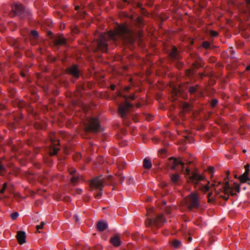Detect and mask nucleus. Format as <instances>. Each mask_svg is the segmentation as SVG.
Here are the masks:
<instances>
[{
  "label": "nucleus",
  "instance_id": "obj_44",
  "mask_svg": "<svg viewBox=\"0 0 250 250\" xmlns=\"http://www.w3.org/2000/svg\"><path fill=\"white\" fill-rule=\"evenodd\" d=\"M247 106L249 110H250V104L248 103L247 104Z\"/></svg>",
  "mask_w": 250,
  "mask_h": 250
},
{
  "label": "nucleus",
  "instance_id": "obj_25",
  "mask_svg": "<svg viewBox=\"0 0 250 250\" xmlns=\"http://www.w3.org/2000/svg\"><path fill=\"white\" fill-rule=\"evenodd\" d=\"M81 158V155L79 153L75 154L73 157V159L75 161H79Z\"/></svg>",
  "mask_w": 250,
  "mask_h": 250
},
{
  "label": "nucleus",
  "instance_id": "obj_40",
  "mask_svg": "<svg viewBox=\"0 0 250 250\" xmlns=\"http://www.w3.org/2000/svg\"><path fill=\"white\" fill-rule=\"evenodd\" d=\"M200 75L201 78L202 79L205 76V74H204V73H200Z\"/></svg>",
  "mask_w": 250,
  "mask_h": 250
},
{
  "label": "nucleus",
  "instance_id": "obj_21",
  "mask_svg": "<svg viewBox=\"0 0 250 250\" xmlns=\"http://www.w3.org/2000/svg\"><path fill=\"white\" fill-rule=\"evenodd\" d=\"M79 177L77 176H73L71 178V183L75 185L79 181Z\"/></svg>",
  "mask_w": 250,
  "mask_h": 250
},
{
  "label": "nucleus",
  "instance_id": "obj_30",
  "mask_svg": "<svg viewBox=\"0 0 250 250\" xmlns=\"http://www.w3.org/2000/svg\"><path fill=\"white\" fill-rule=\"evenodd\" d=\"M7 184L6 183H5L3 184V187H2V189H1L0 190V192L1 193H3L4 192L6 188H7Z\"/></svg>",
  "mask_w": 250,
  "mask_h": 250
},
{
  "label": "nucleus",
  "instance_id": "obj_24",
  "mask_svg": "<svg viewBox=\"0 0 250 250\" xmlns=\"http://www.w3.org/2000/svg\"><path fill=\"white\" fill-rule=\"evenodd\" d=\"M218 101L216 99H213L210 101V105L213 107H215L217 104Z\"/></svg>",
  "mask_w": 250,
  "mask_h": 250
},
{
  "label": "nucleus",
  "instance_id": "obj_39",
  "mask_svg": "<svg viewBox=\"0 0 250 250\" xmlns=\"http://www.w3.org/2000/svg\"><path fill=\"white\" fill-rule=\"evenodd\" d=\"M137 7H138V8H141V7H142V4H141V3H137Z\"/></svg>",
  "mask_w": 250,
  "mask_h": 250
},
{
  "label": "nucleus",
  "instance_id": "obj_2",
  "mask_svg": "<svg viewBox=\"0 0 250 250\" xmlns=\"http://www.w3.org/2000/svg\"><path fill=\"white\" fill-rule=\"evenodd\" d=\"M111 41L115 44L120 42L123 43H132L134 39L132 31L125 23L118 24L114 31H110L107 33H101L97 39L98 49L102 52L107 51V42Z\"/></svg>",
  "mask_w": 250,
  "mask_h": 250
},
{
  "label": "nucleus",
  "instance_id": "obj_29",
  "mask_svg": "<svg viewBox=\"0 0 250 250\" xmlns=\"http://www.w3.org/2000/svg\"><path fill=\"white\" fill-rule=\"evenodd\" d=\"M210 35L212 37H215L218 35V33L214 30H211L210 31Z\"/></svg>",
  "mask_w": 250,
  "mask_h": 250
},
{
  "label": "nucleus",
  "instance_id": "obj_22",
  "mask_svg": "<svg viewBox=\"0 0 250 250\" xmlns=\"http://www.w3.org/2000/svg\"><path fill=\"white\" fill-rule=\"evenodd\" d=\"M172 245L174 248H177L181 245V242L178 240H175L172 242Z\"/></svg>",
  "mask_w": 250,
  "mask_h": 250
},
{
  "label": "nucleus",
  "instance_id": "obj_26",
  "mask_svg": "<svg viewBox=\"0 0 250 250\" xmlns=\"http://www.w3.org/2000/svg\"><path fill=\"white\" fill-rule=\"evenodd\" d=\"M19 216V213L17 212H14L11 214V218L12 220H14Z\"/></svg>",
  "mask_w": 250,
  "mask_h": 250
},
{
  "label": "nucleus",
  "instance_id": "obj_53",
  "mask_svg": "<svg viewBox=\"0 0 250 250\" xmlns=\"http://www.w3.org/2000/svg\"><path fill=\"white\" fill-rule=\"evenodd\" d=\"M125 1H127V0H125Z\"/></svg>",
  "mask_w": 250,
  "mask_h": 250
},
{
  "label": "nucleus",
  "instance_id": "obj_4",
  "mask_svg": "<svg viewBox=\"0 0 250 250\" xmlns=\"http://www.w3.org/2000/svg\"><path fill=\"white\" fill-rule=\"evenodd\" d=\"M104 179L101 176L97 177L91 180L90 182V186L92 189H99L100 191L95 195V198L99 199L102 195V191L104 187Z\"/></svg>",
  "mask_w": 250,
  "mask_h": 250
},
{
  "label": "nucleus",
  "instance_id": "obj_6",
  "mask_svg": "<svg viewBox=\"0 0 250 250\" xmlns=\"http://www.w3.org/2000/svg\"><path fill=\"white\" fill-rule=\"evenodd\" d=\"M185 202L187 207L189 209L198 208L200 207L198 196L195 193H191L188 196Z\"/></svg>",
  "mask_w": 250,
  "mask_h": 250
},
{
  "label": "nucleus",
  "instance_id": "obj_9",
  "mask_svg": "<svg viewBox=\"0 0 250 250\" xmlns=\"http://www.w3.org/2000/svg\"><path fill=\"white\" fill-rule=\"evenodd\" d=\"M60 142L58 140H55L53 138H51V145L50 146V155L51 156L56 155L59 148Z\"/></svg>",
  "mask_w": 250,
  "mask_h": 250
},
{
  "label": "nucleus",
  "instance_id": "obj_27",
  "mask_svg": "<svg viewBox=\"0 0 250 250\" xmlns=\"http://www.w3.org/2000/svg\"><path fill=\"white\" fill-rule=\"evenodd\" d=\"M31 35L34 38H37L39 36V34L36 30H32L31 31Z\"/></svg>",
  "mask_w": 250,
  "mask_h": 250
},
{
  "label": "nucleus",
  "instance_id": "obj_28",
  "mask_svg": "<svg viewBox=\"0 0 250 250\" xmlns=\"http://www.w3.org/2000/svg\"><path fill=\"white\" fill-rule=\"evenodd\" d=\"M245 171L244 173H245L246 174H249V172H250V165L248 164L246 165L245 166Z\"/></svg>",
  "mask_w": 250,
  "mask_h": 250
},
{
  "label": "nucleus",
  "instance_id": "obj_41",
  "mask_svg": "<svg viewBox=\"0 0 250 250\" xmlns=\"http://www.w3.org/2000/svg\"><path fill=\"white\" fill-rule=\"evenodd\" d=\"M209 170H210L211 172H212V171H213V170L214 169V168H213V167H209Z\"/></svg>",
  "mask_w": 250,
  "mask_h": 250
},
{
  "label": "nucleus",
  "instance_id": "obj_31",
  "mask_svg": "<svg viewBox=\"0 0 250 250\" xmlns=\"http://www.w3.org/2000/svg\"><path fill=\"white\" fill-rule=\"evenodd\" d=\"M44 225V223L43 222H42L40 225H37L36 226L37 229L39 230L40 229H42Z\"/></svg>",
  "mask_w": 250,
  "mask_h": 250
},
{
  "label": "nucleus",
  "instance_id": "obj_19",
  "mask_svg": "<svg viewBox=\"0 0 250 250\" xmlns=\"http://www.w3.org/2000/svg\"><path fill=\"white\" fill-rule=\"evenodd\" d=\"M179 179V175L178 174H173L171 176V181L174 183H177Z\"/></svg>",
  "mask_w": 250,
  "mask_h": 250
},
{
  "label": "nucleus",
  "instance_id": "obj_37",
  "mask_svg": "<svg viewBox=\"0 0 250 250\" xmlns=\"http://www.w3.org/2000/svg\"><path fill=\"white\" fill-rule=\"evenodd\" d=\"M75 219V221L76 222H78L79 221V218H78V216L76 215H74V216Z\"/></svg>",
  "mask_w": 250,
  "mask_h": 250
},
{
  "label": "nucleus",
  "instance_id": "obj_12",
  "mask_svg": "<svg viewBox=\"0 0 250 250\" xmlns=\"http://www.w3.org/2000/svg\"><path fill=\"white\" fill-rule=\"evenodd\" d=\"M26 233L23 231H19L17 232L16 238L19 243L20 245H22L26 242Z\"/></svg>",
  "mask_w": 250,
  "mask_h": 250
},
{
  "label": "nucleus",
  "instance_id": "obj_15",
  "mask_svg": "<svg viewBox=\"0 0 250 250\" xmlns=\"http://www.w3.org/2000/svg\"><path fill=\"white\" fill-rule=\"evenodd\" d=\"M169 160L173 164L171 167V168L172 169H175L176 167L179 164H181L183 167H184V163L182 162L180 160H177L176 159H174L173 157H171L169 158Z\"/></svg>",
  "mask_w": 250,
  "mask_h": 250
},
{
  "label": "nucleus",
  "instance_id": "obj_14",
  "mask_svg": "<svg viewBox=\"0 0 250 250\" xmlns=\"http://www.w3.org/2000/svg\"><path fill=\"white\" fill-rule=\"evenodd\" d=\"M110 241L115 247H118L121 244V240L119 235H115L110 238Z\"/></svg>",
  "mask_w": 250,
  "mask_h": 250
},
{
  "label": "nucleus",
  "instance_id": "obj_16",
  "mask_svg": "<svg viewBox=\"0 0 250 250\" xmlns=\"http://www.w3.org/2000/svg\"><path fill=\"white\" fill-rule=\"evenodd\" d=\"M66 43V39L62 35H59L55 39V43L56 45H63Z\"/></svg>",
  "mask_w": 250,
  "mask_h": 250
},
{
  "label": "nucleus",
  "instance_id": "obj_52",
  "mask_svg": "<svg viewBox=\"0 0 250 250\" xmlns=\"http://www.w3.org/2000/svg\"><path fill=\"white\" fill-rule=\"evenodd\" d=\"M48 33L52 34L51 32H49Z\"/></svg>",
  "mask_w": 250,
  "mask_h": 250
},
{
  "label": "nucleus",
  "instance_id": "obj_8",
  "mask_svg": "<svg viewBox=\"0 0 250 250\" xmlns=\"http://www.w3.org/2000/svg\"><path fill=\"white\" fill-rule=\"evenodd\" d=\"M12 10L16 14L20 16L21 18H23L25 16H28V15H30V14L25 11L23 6L20 3H15L12 7Z\"/></svg>",
  "mask_w": 250,
  "mask_h": 250
},
{
  "label": "nucleus",
  "instance_id": "obj_47",
  "mask_svg": "<svg viewBox=\"0 0 250 250\" xmlns=\"http://www.w3.org/2000/svg\"><path fill=\"white\" fill-rule=\"evenodd\" d=\"M191 240H192L191 237H189V240L190 241H191Z\"/></svg>",
  "mask_w": 250,
  "mask_h": 250
},
{
  "label": "nucleus",
  "instance_id": "obj_17",
  "mask_svg": "<svg viewBox=\"0 0 250 250\" xmlns=\"http://www.w3.org/2000/svg\"><path fill=\"white\" fill-rule=\"evenodd\" d=\"M152 163L149 159L145 158L143 161V167L146 169H150L152 167Z\"/></svg>",
  "mask_w": 250,
  "mask_h": 250
},
{
  "label": "nucleus",
  "instance_id": "obj_51",
  "mask_svg": "<svg viewBox=\"0 0 250 250\" xmlns=\"http://www.w3.org/2000/svg\"><path fill=\"white\" fill-rule=\"evenodd\" d=\"M23 118V116L21 115V119H22Z\"/></svg>",
  "mask_w": 250,
  "mask_h": 250
},
{
  "label": "nucleus",
  "instance_id": "obj_7",
  "mask_svg": "<svg viewBox=\"0 0 250 250\" xmlns=\"http://www.w3.org/2000/svg\"><path fill=\"white\" fill-rule=\"evenodd\" d=\"M165 222L163 214L158 215L153 219L148 218L146 220L145 224L147 227L153 226L156 228L161 227Z\"/></svg>",
  "mask_w": 250,
  "mask_h": 250
},
{
  "label": "nucleus",
  "instance_id": "obj_18",
  "mask_svg": "<svg viewBox=\"0 0 250 250\" xmlns=\"http://www.w3.org/2000/svg\"><path fill=\"white\" fill-rule=\"evenodd\" d=\"M239 180L241 182L243 183H246L247 181L250 180V179L249 177V174L244 173L239 177Z\"/></svg>",
  "mask_w": 250,
  "mask_h": 250
},
{
  "label": "nucleus",
  "instance_id": "obj_13",
  "mask_svg": "<svg viewBox=\"0 0 250 250\" xmlns=\"http://www.w3.org/2000/svg\"><path fill=\"white\" fill-rule=\"evenodd\" d=\"M108 224L104 221H99L97 224V229L99 231H103L107 228Z\"/></svg>",
  "mask_w": 250,
  "mask_h": 250
},
{
  "label": "nucleus",
  "instance_id": "obj_46",
  "mask_svg": "<svg viewBox=\"0 0 250 250\" xmlns=\"http://www.w3.org/2000/svg\"><path fill=\"white\" fill-rule=\"evenodd\" d=\"M237 189L238 192H239V190H240L239 187H238L237 188Z\"/></svg>",
  "mask_w": 250,
  "mask_h": 250
},
{
  "label": "nucleus",
  "instance_id": "obj_42",
  "mask_svg": "<svg viewBox=\"0 0 250 250\" xmlns=\"http://www.w3.org/2000/svg\"><path fill=\"white\" fill-rule=\"evenodd\" d=\"M246 69L248 71H250V64L246 67Z\"/></svg>",
  "mask_w": 250,
  "mask_h": 250
},
{
  "label": "nucleus",
  "instance_id": "obj_10",
  "mask_svg": "<svg viewBox=\"0 0 250 250\" xmlns=\"http://www.w3.org/2000/svg\"><path fill=\"white\" fill-rule=\"evenodd\" d=\"M66 73L68 74L71 75L76 79L79 78L80 76V71L78 66L76 64H74L68 67L66 70Z\"/></svg>",
  "mask_w": 250,
  "mask_h": 250
},
{
  "label": "nucleus",
  "instance_id": "obj_3",
  "mask_svg": "<svg viewBox=\"0 0 250 250\" xmlns=\"http://www.w3.org/2000/svg\"><path fill=\"white\" fill-rule=\"evenodd\" d=\"M118 95L120 97H123L125 101L118 106V112L119 115L123 118L125 119L127 113L129 112L130 108L133 106L131 104L127 102L126 100L127 99H131L134 100L135 99V96L134 95H131L130 96L124 95L121 92H119Z\"/></svg>",
  "mask_w": 250,
  "mask_h": 250
},
{
  "label": "nucleus",
  "instance_id": "obj_45",
  "mask_svg": "<svg viewBox=\"0 0 250 250\" xmlns=\"http://www.w3.org/2000/svg\"><path fill=\"white\" fill-rule=\"evenodd\" d=\"M79 6H76V7H75V9H76V10H78V9H79Z\"/></svg>",
  "mask_w": 250,
  "mask_h": 250
},
{
  "label": "nucleus",
  "instance_id": "obj_11",
  "mask_svg": "<svg viewBox=\"0 0 250 250\" xmlns=\"http://www.w3.org/2000/svg\"><path fill=\"white\" fill-rule=\"evenodd\" d=\"M169 56L173 61H177L178 62L180 63V65L178 66V68H180L181 66L183 65V63L179 62L180 56L177 49L175 46H173L171 51L169 54Z\"/></svg>",
  "mask_w": 250,
  "mask_h": 250
},
{
  "label": "nucleus",
  "instance_id": "obj_36",
  "mask_svg": "<svg viewBox=\"0 0 250 250\" xmlns=\"http://www.w3.org/2000/svg\"><path fill=\"white\" fill-rule=\"evenodd\" d=\"M116 86L114 84H112L110 85V88L112 90H114L115 89Z\"/></svg>",
  "mask_w": 250,
  "mask_h": 250
},
{
  "label": "nucleus",
  "instance_id": "obj_38",
  "mask_svg": "<svg viewBox=\"0 0 250 250\" xmlns=\"http://www.w3.org/2000/svg\"><path fill=\"white\" fill-rule=\"evenodd\" d=\"M138 22H139V23H142V19H141V18H138Z\"/></svg>",
  "mask_w": 250,
  "mask_h": 250
},
{
  "label": "nucleus",
  "instance_id": "obj_32",
  "mask_svg": "<svg viewBox=\"0 0 250 250\" xmlns=\"http://www.w3.org/2000/svg\"><path fill=\"white\" fill-rule=\"evenodd\" d=\"M189 107V104L188 103H185L183 104V108L185 109H188Z\"/></svg>",
  "mask_w": 250,
  "mask_h": 250
},
{
  "label": "nucleus",
  "instance_id": "obj_20",
  "mask_svg": "<svg viewBox=\"0 0 250 250\" xmlns=\"http://www.w3.org/2000/svg\"><path fill=\"white\" fill-rule=\"evenodd\" d=\"M198 87L199 85L198 84L196 85L195 86H190L188 89L189 92L190 94H194L197 90Z\"/></svg>",
  "mask_w": 250,
  "mask_h": 250
},
{
  "label": "nucleus",
  "instance_id": "obj_23",
  "mask_svg": "<svg viewBox=\"0 0 250 250\" xmlns=\"http://www.w3.org/2000/svg\"><path fill=\"white\" fill-rule=\"evenodd\" d=\"M202 46L203 47L207 49L210 47V43L208 41H205L202 43Z\"/></svg>",
  "mask_w": 250,
  "mask_h": 250
},
{
  "label": "nucleus",
  "instance_id": "obj_33",
  "mask_svg": "<svg viewBox=\"0 0 250 250\" xmlns=\"http://www.w3.org/2000/svg\"><path fill=\"white\" fill-rule=\"evenodd\" d=\"M76 170L75 169H73L70 170L69 173L71 175H73L76 173Z\"/></svg>",
  "mask_w": 250,
  "mask_h": 250
},
{
  "label": "nucleus",
  "instance_id": "obj_50",
  "mask_svg": "<svg viewBox=\"0 0 250 250\" xmlns=\"http://www.w3.org/2000/svg\"><path fill=\"white\" fill-rule=\"evenodd\" d=\"M243 152H244V153H245V152H246V150H245V149H244V150H243Z\"/></svg>",
  "mask_w": 250,
  "mask_h": 250
},
{
  "label": "nucleus",
  "instance_id": "obj_43",
  "mask_svg": "<svg viewBox=\"0 0 250 250\" xmlns=\"http://www.w3.org/2000/svg\"><path fill=\"white\" fill-rule=\"evenodd\" d=\"M21 75L22 76V77H25L26 76L25 74L23 72L21 73Z\"/></svg>",
  "mask_w": 250,
  "mask_h": 250
},
{
  "label": "nucleus",
  "instance_id": "obj_35",
  "mask_svg": "<svg viewBox=\"0 0 250 250\" xmlns=\"http://www.w3.org/2000/svg\"><path fill=\"white\" fill-rule=\"evenodd\" d=\"M76 192L78 194H81L82 193V190L81 189H77Z\"/></svg>",
  "mask_w": 250,
  "mask_h": 250
},
{
  "label": "nucleus",
  "instance_id": "obj_5",
  "mask_svg": "<svg viewBox=\"0 0 250 250\" xmlns=\"http://www.w3.org/2000/svg\"><path fill=\"white\" fill-rule=\"evenodd\" d=\"M85 129L88 132H97L100 130V124L98 118L92 117L87 119Z\"/></svg>",
  "mask_w": 250,
  "mask_h": 250
},
{
  "label": "nucleus",
  "instance_id": "obj_1",
  "mask_svg": "<svg viewBox=\"0 0 250 250\" xmlns=\"http://www.w3.org/2000/svg\"><path fill=\"white\" fill-rule=\"evenodd\" d=\"M186 176L188 183H192L195 186H199V188L203 192H208V201L211 203H214L218 198H222L225 200L229 199L231 190L229 188L228 181L223 183L215 181L210 184L205 185L200 184V182L204 181L205 177L197 172H191L189 168L186 169Z\"/></svg>",
  "mask_w": 250,
  "mask_h": 250
},
{
  "label": "nucleus",
  "instance_id": "obj_34",
  "mask_svg": "<svg viewBox=\"0 0 250 250\" xmlns=\"http://www.w3.org/2000/svg\"><path fill=\"white\" fill-rule=\"evenodd\" d=\"M130 89V87L129 86H126V87H125V88L124 91L125 92H128L129 90Z\"/></svg>",
  "mask_w": 250,
  "mask_h": 250
},
{
  "label": "nucleus",
  "instance_id": "obj_49",
  "mask_svg": "<svg viewBox=\"0 0 250 250\" xmlns=\"http://www.w3.org/2000/svg\"><path fill=\"white\" fill-rule=\"evenodd\" d=\"M243 99L245 100V96L244 95H243Z\"/></svg>",
  "mask_w": 250,
  "mask_h": 250
},
{
  "label": "nucleus",
  "instance_id": "obj_48",
  "mask_svg": "<svg viewBox=\"0 0 250 250\" xmlns=\"http://www.w3.org/2000/svg\"><path fill=\"white\" fill-rule=\"evenodd\" d=\"M247 0L248 2L250 3V0Z\"/></svg>",
  "mask_w": 250,
  "mask_h": 250
}]
</instances>
